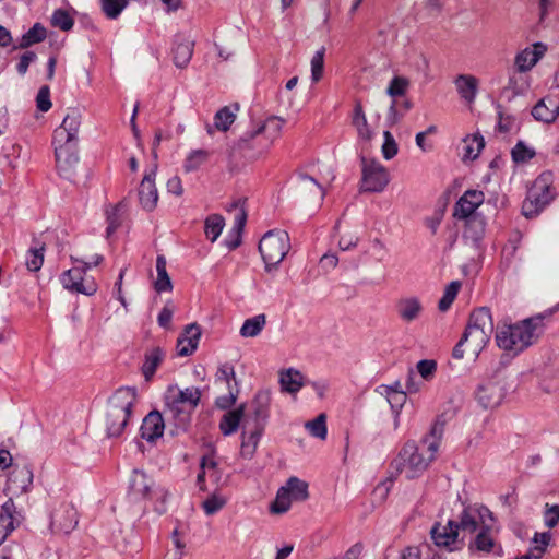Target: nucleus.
<instances>
[{"label":"nucleus","mask_w":559,"mask_h":559,"mask_svg":"<svg viewBox=\"0 0 559 559\" xmlns=\"http://www.w3.org/2000/svg\"><path fill=\"white\" fill-rule=\"evenodd\" d=\"M484 193L479 190H467L457 200L454 206L453 215L459 219H464L466 230L465 233L475 239V225L479 227V234L483 231V222L474 216L475 211L484 202Z\"/></svg>","instance_id":"9d476101"},{"label":"nucleus","mask_w":559,"mask_h":559,"mask_svg":"<svg viewBox=\"0 0 559 559\" xmlns=\"http://www.w3.org/2000/svg\"><path fill=\"white\" fill-rule=\"evenodd\" d=\"M121 210L122 205L117 204L112 206L110 210H107V235H111L121 224Z\"/></svg>","instance_id":"bf43d9fd"},{"label":"nucleus","mask_w":559,"mask_h":559,"mask_svg":"<svg viewBox=\"0 0 559 559\" xmlns=\"http://www.w3.org/2000/svg\"><path fill=\"white\" fill-rule=\"evenodd\" d=\"M201 337V329L192 323L186 326L183 333L177 340V353L179 356H189L194 353Z\"/></svg>","instance_id":"5701e85b"},{"label":"nucleus","mask_w":559,"mask_h":559,"mask_svg":"<svg viewBox=\"0 0 559 559\" xmlns=\"http://www.w3.org/2000/svg\"><path fill=\"white\" fill-rule=\"evenodd\" d=\"M165 350L159 346L152 347L145 352L142 372L146 381H150L154 377L157 368L165 359Z\"/></svg>","instance_id":"c756f323"},{"label":"nucleus","mask_w":559,"mask_h":559,"mask_svg":"<svg viewBox=\"0 0 559 559\" xmlns=\"http://www.w3.org/2000/svg\"><path fill=\"white\" fill-rule=\"evenodd\" d=\"M390 183V173L379 160L361 157L362 192L379 193Z\"/></svg>","instance_id":"f8f14e48"},{"label":"nucleus","mask_w":559,"mask_h":559,"mask_svg":"<svg viewBox=\"0 0 559 559\" xmlns=\"http://www.w3.org/2000/svg\"><path fill=\"white\" fill-rule=\"evenodd\" d=\"M136 402V392L131 388H120L108 400L104 423L109 437L120 436Z\"/></svg>","instance_id":"39448f33"},{"label":"nucleus","mask_w":559,"mask_h":559,"mask_svg":"<svg viewBox=\"0 0 559 559\" xmlns=\"http://www.w3.org/2000/svg\"><path fill=\"white\" fill-rule=\"evenodd\" d=\"M409 85L411 82L407 78L397 75L391 80L386 88V93L391 97L403 96L407 92Z\"/></svg>","instance_id":"6e6d98bb"},{"label":"nucleus","mask_w":559,"mask_h":559,"mask_svg":"<svg viewBox=\"0 0 559 559\" xmlns=\"http://www.w3.org/2000/svg\"><path fill=\"white\" fill-rule=\"evenodd\" d=\"M224 225L223 216L218 214L210 215L204 222V233L207 239L214 242L222 234Z\"/></svg>","instance_id":"a19ab883"},{"label":"nucleus","mask_w":559,"mask_h":559,"mask_svg":"<svg viewBox=\"0 0 559 559\" xmlns=\"http://www.w3.org/2000/svg\"><path fill=\"white\" fill-rule=\"evenodd\" d=\"M461 284L459 282H451L443 293L442 298L439 300L438 308L440 311H447L454 299L457 296V293L460 290Z\"/></svg>","instance_id":"5fc2aeb1"},{"label":"nucleus","mask_w":559,"mask_h":559,"mask_svg":"<svg viewBox=\"0 0 559 559\" xmlns=\"http://www.w3.org/2000/svg\"><path fill=\"white\" fill-rule=\"evenodd\" d=\"M226 504V499L216 495L203 501L202 507L207 515L218 512Z\"/></svg>","instance_id":"680f3d73"},{"label":"nucleus","mask_w":559,"mask_h":559,"mask_svg":"<svg viewBox=\"0 0 559 559\" xmlns=\"http://www.w3.org/2000/svg\"><path fill=\"white\" fill-rule=\"evenodd\" d=\"M43 262L44 248L29 250L28 257L26 259V266L29 271L36 272L40 270Z\"/></svg>","instance_id":"e2e57ef3"},{"label":"nucleus","mask_w":559,"mask_h":559,"mask_svg":"<svg viewBox=\"0 0 559 559\" xmlns=\"http://www.w3.org/2000/svg\"><path fill=\"white\" fill-rule=\"evenodd\" d=\"M74 21L70 13L63 9H58L51 16V25L61 31H70L73 27Z\"/></svg>","instance_id":"3c124183"},{"label":"nucleus","mask_w":559,"mask_h":559,"mask_svg":"<svg viewBox=\"0 0 559 559\" xmlns=\"http://www.w3.org/2000/svg\"><path fill=\"white\" fill-rule=\"evenodd\" d=\"M263 430L264 428L261 425L250 426L249 419H245L240 448L242 457L251 459L254 455Z\"/></svg>","instance_id":"4be33fe9"},{"label":"nucleus","mask_w":559,"mask_h":559,"mask_svg":"<svg viewBox=\"0 0 559 559\" xmlns=\"http://www.w3.org/2000/svg\"><path fill=\"white\" fill-rule=\"evenodd\" d=\"M455 86L460 96L468 104L473 103L477 95L478 79L471 74H460L455 79Z\"/></svg>","instance_id":"2f4dec72"},{"label":"nucleus","mask_w":559,"mask_h":559,"mask_svg":"<svg viewBox=\"0 0 559 559\" xmlns=\"http://www.w3.org/2000/svg\"><path fill=\"white\" fill-rule=\"evenodd\" d=\"M81 115L76 111L68 114L61 126L55 130L53 143H78Z\"/></svg>","instance_id":"6ab92c4d"},{"label":"nucleus","mask_w":559,"mask_h":559,"mask_svg":"<svg viewBox=\"0 0 559 559\" xmlns=\"http://www.w3.org/2000/svg\"><path fill=\"white\" fill-rule=\"evenodd\" d=\"M489 515V510L483 506H468L459 515L456 521L460 531L465 534H473L485 528V518Z\"/></svg>","instance_id":"2eb2a0df"},{"label":"nucleus","mask_w":559,"mask_h":559,"mask_svg":"<svg viewBox=\"0 0 559 559\" xmlns=\"http://www.w3.org/2000/svg\"><path fill=\"white\" fill-rule=\"evenodd\" d=\"M430 463L431 456H426L425 451L414 442H407L391 463L392 475H404L407 479H414L421 475Z\"/></svg>","instance_id":"423d86ee"},{"label":"nucleus","mask_w":559,"mask_h":559,"mask_svg":"<svg viewBox=\"0 0 559 559\" xmlns=\"http://www.w3.org/2000/svg\"><path fill=\"white\" fill-rule=\"evenodd\" d=\"M83 264V267H73L71 270L66 271L61 275V283L63 287L72 293L83 294L87 296H92L97 292V284L93 278H86L85 270L91 266H96L103 261L102 255H94L91 261L78 260Z\"/></svg>","instance_id":"1a4fd4ad"},{"label":"nucleus","mask_w":559,"mask_h":559,"mask_svg":"<svg viewBox=\"0 0 559 559\" xmlns=\"http://www.w3.org/2000/svg\"><path fill=\"white\" fill-rule=\"evenodd\" d=\"M409 109H411L409 100H404V102L393 100L389 108L388 116H386V120H388L389 124L390 126L397 124Z\"/></svg>","instance_id":"a18cd8bd"},{"label":"nucleus","mask_w":559,"mask_h":559,"mask_svg":"<svg viewBox=\"0 0 559 559\" xmlns=\"http://www.w3.org/2000/svg\"><path fill=\"white\" fill-rule=\"evenodd\" d=\"M492 331L493 322L489 309L475 310L463 336L453 349V356L457 359L464 356L476 358L488 344Z\"/></svg>","instance_id":"f03ea898"},{"label":"nucleus","mask_w":559,"mask_h":559,"mask_svg":"<svg viewBox=\"0 0 559 559\" xmlns=\"http://www.w3.org/2000/svg\"><path fill=\"white\" fill-rule=\"evenodd\" d=\"M164 419L159 412L154 411L146 415L141 426V436L143 439L153 442L164 433Z\"/></svg>","instance_id":"393cba45"},{"label":"nucleus","mask_w":559,"mask_h":559,"mask_svg":"<svg viewBox=\"0 0 559 559\" xmlns=\"http://www.w3.org/2000/svg\"><path fill=\"white\" fill-rule=\"evenodd\" d=\"M544 332V317L534 316L516 323L497 326V346L511 356H516L532 346Z\"/></svg>","instance_id":"f257e3e1"},{"label":"nucleus","mask_w":559,"mask_h":559,"mask_svg":"<svg viewBox=\"0 0 559 559\" xmlns=\"http://www.w3.org/2000/svg\"><path fill=\"white\" fill-rule=\"evenodd\" d=\"M352 124L356 129L358 139L368 142L373 138V131L368 123L360 102H357L354 106Z\"/></svg>","instance_id":"c85d7f7f"},{"label":"nucleus","mask_w":559,"mask_h":559,"mask_svg":"<svg viewBox=\"0 0 559 559\" xmlns=\"http://www.w3.org/2000/svg\"><path fill=\"white\" fill-rule=\"evenodd\" d=\"M270 405L271 394L269 392L262 391L257 393L250 404L249 414L245 419H249L250 426L261 425L264 428V425L269 418Z\"/></svg>","instance_id":"aec40b11"},{"label":"nucleus","mask_w":559,"mask_h":559,"mask_svg":"<svg viewBox=\"0 0 559 559\" xmlns=\"http://www.w3.org/2000/svg\"><path fill=\"white\" fill-rule=\"evenodd\" d=\"M485 147V140L480 134L467 135L463 141V159L474 160Z\"/></svg>","instance_id":"f704fd0d"},{"label":"nucleus","mask_w":559,"mask_h":559,"mask_svg":"<svg viewBox=\"0 0 559 559\" xmlns=\"http://www.w3.org/2000/svg\"><path fill=\"white\" fill-rule=\"evenodd\" d=\"M289 248V236L285 230L267 231L259 243V251L265 263V269L270 271L272 267H276L286 257Z\"/></svg>","instance_id":"6e6552de"},{"label":"nucleus","mask_w":559,"mask_h":559,"mask_svg":"<svg viewBox=\"0 0 559 559\" xmlns=\"http://www.w3.org/2000/svg\"><path fill=\"white\" fill-rule=\"evenodd\" d=\"M156 171L157 164H154L145 171L139 187V202L145 211H153L158 202V192L155 185Z\"/></svg>","instance_id":"dca6fc26"},{"label":"nucleus","mask_w":559,"mask_h":559,"mask_svg":"<svg viewBox=\"0 0 559 559\" xmlns=\"http://www.w3.org/2000/svg\"><path fill=\"white\" fill-rule=\"evenodd\" d=\"M33 483L32 469L24 466H15L8 479V490L13 493H22L27 491Z\"/></svg>","instance_id":"b1692460"},{"label":"nucleus","mask_w":559,"mask_h":559,"mask_svg":"<svg viewBox=\"0 0 559 559\" xmlns=\"http://www.w3.org/2000/svg\"><path fill=\"white\" fill-rule=\"evenodd\" d=\"M284 490L289 492L294 500L302 501L308 498V485L306 481L296 477H290L286 485L283 486Z\"/></svg>","instance_id":"37998d69"},{"label":"nucleus","mask_w":559,"mask_h":559,"mask_svg":"<svg viewBox=\"0 0 559 559\" xmlns=\"http://www.w3.org/2000/svg\"><path fill=\"white\" fill-rule=\"evenodd\" d=\"M282 391L296 394L304 386V376L300 371L289 368L280 373Z\"/></svg>","instance_id":"473e14b6"},{"label":"nucleus","mask_w":559,"mask_h":559,"mask_svg":"<svg viewBox=\"0 0 559 559\" xmlns=\"http://www.w3.org/2000/svg\"><path fill=\"white\" fill-rule=\"evenodd\" d=\"M471 551H481L486 554L500 552L501 547L496 543L488 527L483 528L474 537L468 546Z\"/></svg>","instance_id":"7c9ffc66"},{"label":"nucleus","mask_w":559,"mask_h":559,"mask_svg":"<svg viewBox=\"0 0 559 559\" xmlns=\"http://www.w3.org/2000/svg\"><path fill=\"white\" fill-rule=\"evenodd\" d=\"M544 521L545 525L549 528L555 527L559 523V504H546Z\"/></svg>","instance_id":"338daca9"},{"label":"nucleus","mask_w":559,"mask_h":559,"mask_svg":"<svg viewBox=\"0 0 559 559\" xmlns=\"http://www.w3.org/2000/svg\"><path fill=\"white\" fill-rule=\"evenodd\" d=\"M102 10L108 19H117L124 8L128 0H100Z\"/></svg>","instance_id":"8fccbe9b"},{"label":"nucleus","mask_w":559,"mask_h":559,"mask_svg":"<svg viewBox=\"0 0 559 559\" xmlns=\"http://www.w3.org/2000/svg\"><path fill=\"white\" fill-rule=\"evenodd\" d=\"M53 146L58 175L66 180L75 181L81 171L78 143H53Z\"/></svg>","instance_id":"9b49d317"},{"label":"nucleus","mask_w":559,"mask_h":559,"mask_svg":"<svg viewBox=\"0 0 559 559\" xmlns=\"http://www.w3.org/2000/svg\"><path fill=\"white\" fill-rule=\"evenodd\" d=\"M164 400L167 418L173 420L178 429H185L201 400V391L197 386L181 390L177 385H170Z\"/></svg>","instance_id":"20e7f679"},{"label":"nucleus","mask_w":559,"mask_h":559,"mask_svg":"<svg viewBox=\"0 0 559 559\" xmlns=\"http://www.w3.org/2000/svg\"><path fill=\"white\" fill-rule=\"evenodd\" d=\"M46 38V29L39 23H36L25 33L19 44V48H27L34 44L40 43Z\"/></svg>","instance_id":"c03bdc74"},{"label":"nucleus","mask_w":559,"mask_h":559,"mask_svg":"<svg viewBox=\"0 0 559 559\" xmlns=\"http://www.w3.org/2000/svg\"><path fill=\"white\" fill-rule=\"evenodd\" d=\"M79 522L78 512L73 507H64L52 515V525L62 533L73 531Z\"/></svg>","instance_id":"cd10ccee"},{"label":"nucleus","mask_w":559,"mask_h":559,"mask_svg":"<svg viewBox=\"0 0 559 559\" xmlns=\"http://www.w3.org/2000/svg\"><path fill=\"white\" fill-rule=\"evenodd\" d=\"M266 324L265 314H258L252 318L245 320L240 328V335L242 337H255L258 336Z\"/></svg>","instance_id":"ea45409f"},{"label":"nucleus","mask_w":559,"mask_h":559,"mask_svg":"<svg viewBox=\"0 0 559 559\" xmlns=\"http://www.w3.org/2000/svg\"><path fill=\"white\" fill-rule=\"evenodd\" d=\"M548 50L546 44L537 41L520 50L514 57V69L521 73L531 71Z\"/></svg>","instance_id":"f3484780"},{"label":"nucleus","mask_w":559,"mask_h":559,"mask_svg":"<svg viewBox=\"0 0 559 559\" xmlns=\"http://www.w3.org/2000/svg\"><path fill=\"white\" fill-rule=\"evenodd\" d=\"M243 417V406L229 411L223 415L219 429L225 436H229L237 431L239 424Z\"/></svg>","instance_id":"c9c22d12"},{"label":"nucleus","mask_w":559,"mask_h":559,"mask_svg":"<svg viewBox=\"0 0 559 559\" xmlns=\"http://www.w3.org/2000/svg\"><path fill=\"white\" fill-rule=\"evenodd\" d=\"M230 211L234 212V221H235L234 229H235L237 236L239 237L245 225H246L247 213H246L245 209L238 204H234L233 209Z\"/></svg>","instance_id":"69168bd1"},{"label":"nucleus","mask_w":559,"mask_h":559,"mask_svg":"<svg viewBox=\"0 0 559 559\" xmlns=\"http://www.w3.org/2000/svg\"><path fill=\"white\" fill-rule=\"evenodd\" d=\"M299 192L305 199L322 201L325 192L322 187L310 176L302 175L299 178Z\"/></svg>","instance_id":"72a5a7b5"},{"label":"nucleus","mask_w":559,"mask_h":559,"mask_svg":"<svg viewBox=\"0 0 559 559\" xmlns=\"http://www.w3.org/2000/svg\"><path fill=\"white\" fill-rule=\"evenodd\" d=\"M36 106L38 110L46 112L51 108L50 90L47 85L39 88L36 96Z\"/></svg>","instance_id":"0e129e2a"},{"label":"nucleus","mask_w":559,"mask_h":559,"mask_svg":"<svg viewBox=\"0 0 559 559\" xmlns=\"http://www.w3.org/2000/svg\"><path fill=\"white\" fill-rule=\"evenodd\" d=\"M459 524L449 520L445 524L437 523L431 528V538L438 547H444L450 551L461 549L464 537H460Z\"/></svg>","instance_id":"4468645a"},{"label":"nucleus","mask_w":559,"mask_h":559,"mask_svg":"<svg viewBox=\"0 0 559 559\" xmlns=\"http://www.w3.org/2000/svg\"><path fill=\"white\" fill-rule=\"evenodd\" d=\"M531 86L530 78L526 73L514 72L509 75L507 90L512 93L513 96L524 95Z\"/></svg>","instance_id":"58836bf2"},{"label":"nucleus","mask_w":559,"mask_h":559,"mask_svg":"<svg viewBox=\"0 0 559 559\" xmlns=\"http://www.w3.org/2000/svg\"><path fill=\"white\" fill-rule=\"evenodd\" d=\"M416 368L424 380L430 381L437 371V362L432 359H423L417 362Z\"/></svg>","instance_id":"052dcab7"},{"label":"nucleus","mask_w":559,"mask_h":559,"mask_svg":"<svg viewBox=\"0 0 559 559\" xmlns=\"http://www.w3.org/2000/svg\"><path fill=\"white\" fill-rule=\"evenodd\" d=\"M22 516L17 512L14 501L10 498L1 506L0 512V546L8 536L20 526Z\"/></svg>","instance_id":"a211bd4d"},{"label":"nucleus","mask_w":559,"mask_h":559,"mask_svg":"<svg viewBox=\"0 0 559 559\" xmlns=\"http://www.w3.org/2000/svg\"><path fill=\"white\" fill-rule=\"evenodd\" d=\"M193 53V44L189 40L178 43L174 48V62L179 68H185Z\"/></svg>","instance_id":"79ce46f5"},{"label":"nucleus","mask_w":559,"mask_h":559,"mask_svg":"<svg viewBox=\"0 0 559 559\" xmlns=\"http://www.w3.org/2000/svg\"><path fill=\"white\" fill-rule=\"evenodd\" d=\"M477 400L485 408H495L503 400L502 388L498 383L488 382L479 386Z\"/></svg>","instance_id":"bb28decb"},{"label":"nucleus","mask_w":559,"mask_h":559,"mask_svg":"<svg viewBox=\"0 0 559 559\" xmlns=\"http://www.w3.org/2000/svg\"><path fill=\"white\" fill-rule=\"evenodd\" d=\"M552 200L550 186L544 177H538L528 189L526 199L522 204V213L525 217H534L539 214Z\"/></svg>","instance_id":"ddd939ff"},{"label":"nucleus","mask_w":559,"mask_h":559,"mask_svg":"<svg viewBox=\"0 0 559 559\" xmlns=\"http://www.w3.org/2000/svg\"><path fill=\"white\" fill-rule=\"evenodd\" d=\"M235 118V114L228 107H223L214 117V126L219 131H227L234 123Z\"/></svg>","instance_id":"603ef678"},{"label":"nucleus","mask_w":559,"mask_h":559,"mask_svg":"<svg viewBox=\"0 0 559 559\" xmlns=\"http://www.w3.org/2000/svg\"><path fill=\"white\" fill-rule=\"evenodd\" d=\"M423 311L421 300L416 296L402 297L396 302L397 317L405 323L418 320Z\"/></svg>","instance_id":"412c9836"},{"label":"nucleus","mask_w":559,"mask_h":559,"mask_svg":"<svg viewBox=\"0 0 559 559\" xmlns=\"http://www.w3.org/2000/svg\"><path fill=\"white\" fill-rule=\"evenodd\" d=\"M166 265H167L166 258L164 255H158L156 258L157 278L154 282V288L158 293L170 292L173 289V284H171L170 277L167 273Z\"/></svg>","instance_id":"4c0bfd02"},{"label":"nucleus","mask_w":559,"mask_h":559,"mask_svg":"<svg viewBox=\"0 0 559 559\" xmlns=\"http://www.w3.org/2000/svg\"><path fill=\"white\" fill-rule=\"evenodd\" d=\"M285 120L272 116L255 130L248 132L239 141V146L249 159L255 160L267 154L274 142L281 136Z\"/></svg>","instance_id":"7ed1b4c3"},{"label":"nucleus","mask_w":559,"mask_h":559,"mask_svg":"<svg viewBox=\"0 0 559 559\" xmlns=\"http://www.w3.org/2000/svg\"><path fill=\"white\" fill-rule=\"evenodd\" d=\"M216 380L225 383L228 390H233L231 381H234V384L237 388L235 369L231 365L225 364L221 366L216 373Z\"/></svg>","instance_id":"4d7b16f0"},{"label":"nucleus","mask_w":559,"mask_h":559,"mask_svg":"<svg viewBox=\"0 0 559 559\" xmlns=\"http://www.w3.org/2000/svg\"><path fill=\"white\" fill-rule=\"evenodd\" d=\"M324 53L325 49L322 47L311 58V80L313 83L319 82L323 76Z\"/></svg>","instance_id":"864d4df0"},{"label":"nucleus","mask_w":559,"mask_h":559,"mask_svg":"<svg viewBox=\"0 0 559 559\" xmlns=\"http://www.w3.org/2000/svg\"><path fill=\"white\" fill-rule=\"evenodd\" d=\"M294 498L281 487L276 493L275 500L271 504L273 513H284L289 510Z\"/></svg>","instance_id":"09e8293b"},{"label":"nucleus","mask_w":559,"mask_h":559,"mask_svg":"<svg viewBox=\"0 0 559 559\" xmlns=\"http://www.w3.org/2000/svg\"><path fill=\"white\" fill-rule=\"evenodd\" d=\"M168 491L164 488H155L154 480L143 471L134 469L129 479V497L134 500L156 499L160 506L155 507L158 513L166 511L165 503Z\"/></svg>","instance_id":"0eeeda50"},{"label":"nucleus","mask_w":559,"mask_h":559,"mask_svg":"<svg viewBox=\"0 0 559 559\" xmlns=\"http://www.w3.org/2000/svg\"><path fill=\"white\" fill-rule=\"evenodd\" d=\"M325 421V414H320L313 420L307 421L305 428L311 436L324 440L328 433Z\"/></svg>","instance_id":"de8ad7c7"},{"label":"nucleus","mask_w":559,"mask_h":559,"mask_svg":"<svg viewBox=\"0 0 559 559\" xmlns=\"http://www.w3.org/2000/svg\"><path fill=\"white\" fill-rule=\"evenodd\" d=\"M532 115L538 121L552 123L559 117V103L551 97H544L533 107Z\"/></svg>","instance_id":"a878e982"},{"label":"nucleus","mask_w":559,"mask_h":559,"mask_svg":"<svg viewBox=\"0 0 559 559\" xmlns=\"http://www.w3.org/2000/svg\"><path fill=\"white\" fill-rule=\"evenodd\" d=\"M384 142L381 147L382 155L385 159L390 160L396 156L399 152L397 143L390 131L383 132Z\"/></svg>","instance_id":"13d9d810"},{"label":"nucleus","mask_w":559,"mask_h":559,"mask_svg":"<svg viewBox=\"0 0 559 559\" xmlns=\"http://www.w3.org/2000/svg\"><path fill=\"white\" fill-rule=\"evenodd\" d=\"M551 539V535L548 532L537 533L534 537L535 546L532 547L527 554H525L528 559H539L546 551L547 546L549 545Z\"/></svg>","instance_id":"49530a36"},{"label":"nucleus","mask_w":559,"mask_h":559,"mask_svg":"<svg viewBox=\"0 0 559 559\" xmlns=\"http://www.w3.org/2000/svg\"><path fill=\"white\" fill-rule=\"evenodd\" d=\"M210 156L211 153L204 148L191 151L183 160V170L186 173H193L199 170L204 164L207 163Z\"/></svg>","instance_id":"e433bc0d"},{"label":"nucleus","mask_w":559,"mask_h":559,"mask_svg":"<svg viewBox=\"0 0 559 559\" xmlns=\"http://www.w3.org/2000/svg\"><path fill=\"white\" fill-rule=\"evenodd\" d=\"M534 156V151L528 148L522 142H519L512 150V157L515 162H526Z\"/></svg>","instance_id":"774afa93"}]
</instances>
